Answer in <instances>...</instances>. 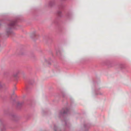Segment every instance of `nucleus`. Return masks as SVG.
I'll use <instances>...</instances> for the list:
<instances>
[{
    "mask_svg": "<svg viewBox=\"0 0 131 131\" xmlns=\"http://www.w3.org/2000/svg\"><path fill=\"white\" fill-rule=\"evenodd\" d=\"M66 110H67V111H66H66H64L63 112V113L64 114V113H68V110H67V109H66Z\"/></svg>",
    "mask_w": 131,
    "mask_h": 131,
    "instance_id": "2",
    "label": "nucleus"
},
{
    "mask_svg": "<svg viewBox=\"0 0 131 131\" xmlns=\"http://www.w3.org/2000/svg\"><path fill=\"white\" fill-rule=\"evenodd\" d=\"M15 25V22L14 21H12L8 25V26L9 27H13Z\"/></svg>",
    "mask_w": 131,
    "mask_h": 131,
    "instance_id": "1",
    "label": "nucleus"
},
{
    "mask_svg": "<svg viewBox=\"0 0 131 131\" xmlns=\"http://www.w3.org/2000/svg\"><path fill=\"white\" fill-rule=\"evenodd\" d=\"M2 86V84L1 82H0V88Z\"/></svg>",
    "mask_w": 131,
    "mask_h": 131,
    "instance_id": "3",
    "label": "nucleus"
}]
</instances>
